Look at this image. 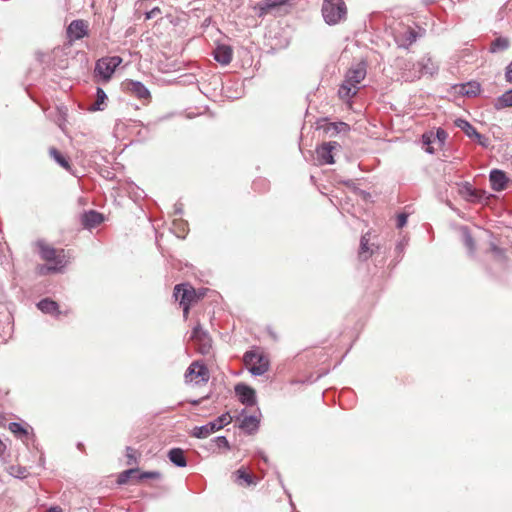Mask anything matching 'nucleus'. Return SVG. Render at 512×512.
Here are the masks:
<instances>
[{"instance_id":"obj_31","label":"nucleus","mask_w":512,"mask_h":512,"mask_svg":"<svg viewBox=\"0 0 512 512\" xmlns=\"http://www.w3.org/2000/svg\"><path fill=\"white\" fill-rule=\"evenodd\" d=\"M461 233H462V240H463L465 247L467 248V250L470 254H473L475 251V242H474V239L469 231V228L466 226H462Z\"/></svg>"},{"instance_id":"obj_4","label":"nucleus","mask_w":512,"mask_h":512,"mask_svg":"<svg viewBox=\"0 0 512 512\" xmlns=\"http://www.w3.org/2000/svg\"><path fill=\"white\" fill-rule=\"evenodd\" d=\"M244 362L249 366V372L254 376H261L269 369V361L263 353L251 350L244 354Z\"/></svg>"},{"instance_id":"obj_10","label":"nucleus","mask_w":512,"mask_h":512,"mask_svg":"<svg viewBox=\"0 0 512 512\" xmlns=\"http://www.w3.org/2000/svg\"><path fill=\"white\" fill-rule=\"evenodd\" d=\"M366 73V63L360 62L347 71L344 80H346V83H349V85L358 87V84L365 79Z\"/></svg>"},{"instance_id":"obj_39","label":"nucleus","mask_w":512,"mask_h":512,"mask_svg":"<svg viewBox=\"0 0 512 512\" xmlns=\"http://www.w3.org/2000/svg\"><path fill=\"white\" fill-rule=\"evenodd\" d=\"M161 477V473L158 471H146L142 472L139 475V479H159Z\"/></svg>"},{"instance_id":"obj_25","label":"nucleus","mask_w":512,"mask_h":512,"mask_svg":"<svg viewBox=\"0 0 512 512\" xmlns=\"http://www.w3.org/2000/svg\"><path fill=\"white\" fill-rule=\"evenodd\" d=\"M496 110L512 107V89L506 91L501 96L497 97L493 104Z\"/></svg>"},{"instance_id":"obj_29","label":"nucleus","mask_w":512,"mask_h":512,"mask_svg":"<svg viewBox=\"0 0 512 512\" xmlns=\"http://www.w3.org/2000/svg\"><path fill=\"white\" fill-rule=\"evenodd\" d=\"M454 124L456 127L460 128L466 134L467 137L472 139L474 135H476L477 130L467 120L457 118L454 121Z\"/></svg>"},{"instance_id":"obj_40","label":"nucleus","mask_w":512,"mask_h":512,"mask_svg":"<svg viewBox=\"0 0 512 512\" xmlns=\"http://www.w3.org/2000/svg\"><path fill=\"white\" fill-rule=\"evenodd\" d=\"M472 139H476L478 144L484 148H487L489 146V139L484 135L480 134L478 131L476 132V135H474Z\"/></svg>"},{"instance_id":"obj_7","label":"nucleus","mask_w":512,"mask_h":512,"mask_svg":"<svg viewBox=\"0 0 512 512\" xmlns=\"http://www.w3.org/2000/svg\"><path fill=\"white\" fill-rule=\"evenodd\" d=\"M190 338L199 345V351L201 354L206 355L210 352L212 347V340L208 332L203 330L200 324H197L192 329Z\"/></svg>"},{"instance_id":"obj_18","label":"nucleus","mask_w":512,"mask_h":512,"mask_svg":"<svg viewBox=\"0 0 512 512\" xmlns=\"http://www.w3.org/2000/svg\"><path fill=\"white\" fill-rule=\"evenodd\" d=\"M126 88L133 95H135L139 99H148L150 98V92L146 88V86L139 81H129L126 83Z\"/></svg>"},{"instance_id":"obj_11","label":"nucleus","mask_w":512,"mask_h":512,"mask_svg":"<svg viewBox=\"0 0 512 512\" xmlns=\"http://www.w3.org/2000/svg\"><path fill=\"white\" fill-rule=\"evenodd\" d=\"M489 181L492 190L501 192L507 188L509 178L503 170L492 169L489 174Z\"/></svg>"},{"instance_id":"obj_15","label":"nucleus","mask_w":512,"mask_h":512,"mask_svg":"<svg viewBox=\"0 0 512 512\" xmlns=\"http://www.w3.org/2000/svg\"><path fill=\"white\" fill-rule=\"evenodd\" d=\"M69 38L80 40L88 35V26L84 20H73L67 27Z\"/></svg>"},{"instance_id":"obj_3","label":"nucleus","mask_w":512,"mask_h":512,"mask_svg":"<svg viewBox=\"0 0 512 512\" xmlns=\"http://www.w3.org/2000/svg\"><path fill=\"white\" fill-rule=\"evenodd\" d=\"M231 420L232 418L230 414L228 412L224 413L211 422H208L202 426L194 427L191 430L190 435L198 439L207 438L209 435L221 430L224 426L228 425Z\"/></svg>"},{"instance_id":"obj_20","label":"nucleus","mask_w":512,"mask_h":512,"mask_svg":"<svg viewBox=\"0 0 512 512\" xmlns=\"http://www.w3.org/2000/svg\"><path fill=\"white\" fill-rule=\"evenodd\" d=\"M259 419L256 416L250 415L245 416L239 425V427L247 434L255 433L259 428Z\"/></svg>"},{"instance_id":"obj_1","label":"nucleus","mask_w":512,"mask_h":512,"mask_svg":"<svg viewBox=\"0 0 512 512\" xmlns=\"http://www.w3.org/2000/svg\"><path fill=\"white\" fill-rule=\"evenodd\" d=\"M37 246L41 258L50 263V265H43L42 269H47L49 272H59L66 266L67 260L63 249L57 250L41 240L37 242Z\"/></svg>"},{"instance_id":"obj_24","label":"nucleus","mask_w":512,"mask_h":512,"mask_svg":"<svg viewBox=\"0 0 512 512\" xmlns=\"http://www.w3.org/2000/svg\"><path fill=\"white\" fill-rule=\"evenodd\" d=\"M509 47L510 40L507 37L499 36L491 42L489 52L495 54L506 51Z\"/></svg>"},{"instance_id":"obj_35","label":"nucleus","mask_w":512,"mask_h":512,"mask_svg":"<svg viewBox=\"0 0 512 512\" xmlns=\"http://www.w3.org/2000/svg\"><path fill=\"white\" fill-rule=\"evenodd\" d=\"M433 142H434V133L433 132L424 133L422 135V143L427 146L426 152L429 154L434 153V149H433V147H431V144Z\"/></svg>"},{"instance_id":"obj_50","label":"nucleus","mask_w":512,"mask_h":512,"mask_svg":"<svg viewBox=\"0 0 512 512\" xmlns=\"http://www.w3.org/2000/svg\"><path fill=\"white\" fill-rule=\"evenodd\" d=\"M436 0H423V3L428 6L430 4H433Z\"/></svg>"},{"instance_id":"obj_16","label":"nucleus","mask_w":512,"mask_h":512,"mask_svg":"<svg viewBox=\"0 0 512 512\" xmlns=\"http://www.w3.org/2000/svg\"><path fill=\"white\" fill-rule=\"evenodd\" d=\"M232 49L228 45H218L213 52L214 59L221 65H228L232 60Z\"/></svg>"},{"instance_id":"obj_19","label":"nucleus","mask_w":512,"mask_h":512,"mask_svg":"<svg viewBox=\"0 0 512 512\" xmlns=\"http://www.w3.org/2000/svg\"><path fill=\"white\" fill-rule=\"evenodd\" d=\"M233 475L235 476V482L240 486H251L256 485V478L248 473L244 467L236 470Z\"/></svg>"},{"instance_id":"obj_43","label":"nucleus","mask_w":512,"mask_h":512,"mask_svg":"<svg viewBox=\"0 0 512 512\" xmlns=\"http://www.w3.org/2000/svg\"><path fill=\"white\" fill-rule=\"evenodd\" d=\"M505 79L507 82L512 83V62L506 67Z\"/></svg>"},{"instance_id":"obj_34","label":"nucleus","mask_w":512,"mask_h":512,"mask_svg":"<svg viewBox=\"0 0 512 512\" xmlns=\"http://www.w3.org/2000/svg\"><path fill=\"white\" fill-rule=\"evenodd\" d=\"M8 429L10 430L11 433H13L18 438H23L28 435L27 429H25L18 422H10L8 425Z\"/></svg>"},{"instance_id":"obj_2","label":"nucleus","mask_w":512,"mask_h":512,"mask_svg":"<svg viewBox=\"0 0 512 512\" xmlns=\"http://www.w3.org/2000/svg\"><path fill=\"white\" fill-rule=\"evenodd\" d=\"M321 13L325 23L333 26L346 19L347 7L344 0H323Z\"/></svg>"},{"instance_id":"obj_14","label":"nucleus","mask_w":512,"mask_h":512,"mask_svg":"<svg viewBox=\"0 0 512 512\" xmlns=\"http://www.w3.org/2000/svg\"><path fill=\"white\" fill-rule=\"evenodd\" d=\"M458 194L466 201L471 203H477L480 202L482 199V193L469 183V182H463L458 184Z\"/></svg>"},{"instance_id":"obj_53","label":"nucleus","mask_w":512,"mask_h":512,"mask_svg":"<svg viewBox=\"0 0 512 512\" xmlns=\"http://www.w3.org/2000/svg\"><path fill=\"white\" fill-rule=\"evenodd\" d=\"M179 225L183 226L182 230L184 231V226L186 225V223L184 221L180 220Z\"/></svg>"},{"instance_id":"obj_30","label":"nucleus","mask_w":512,"mask_h":512,"mask_svg":"<svg viewBox=\"0 0 512 512\" xmlns=\"http://www.w3.org/2000/svg\"><path fill=\"white\" fill-rule=\"evenodd\" d=\"M49 155L64 169L70 170L69 160L55 147L49 149Z\"/></svg>"},{"instance_id":"obj_54","label":"nucleus","mask_w":512,"mask_h":512,"mask_svg":"<svg viewBox=\"0 0 512 512\" xmlns=\"http://www.w3.org/2000/svg\"><path fill=\"white\" fill-rule=\"evenodd\" d=\"M198 403H199V401H198V400H195V401H193V402H192V404H193V405H196V404H198Z\"/></svg>"},{"instance_id":"obj_33","label":"nucleus","mask_w":512,"mask_h":512,"mask_svg":"<svg viewBox=\"0 0 512 512\" xmlns=\"http://www.w3.org/2000/svg\"><path fill=\"white\" fill-rule=\"evenodd\" d=\"M350 129L349 125L344 122H336V123H330L326 131L330 133L331 135L338 134L341 132H348Z\"/></svg>"},{"instance_id":"obj_45","label":"nucleus","mask_w":512,"mask_h":512,"mask_svg":"<svg viewBox=\"0 0 512 512\" xmlns=\"http://www.w3.org/2000/svg\"><path fill=\"white\" fill-rule=\"evenodd\" d=\"M175 215H182L183 214V207L181 203H176L174 205V212Z\"/></svg>"},{"instance_id":"obj_38","label":"nucleus","mask_w":512,"mask_h":512,"mask_svg":"<svg viewBox=\"0 0 512 512\" xmlns=\"http://www.w3.org/2000/svg\"><path fill=\"white\" fill-rule=\"evenodd\" d=\"M403 37H404V40L405 42L410 45L412 44L413 42L416 41L417 39V33L413 30V29H408L404 34H403Z\"/></svg>"},{"instance_id":"obj_8","label":"nucleus","mask_w":512,"mask_h":512,"mask_svg":"<svg viewBox=\"0 0 512 512\" xmlns=\"http://www.w3.org/2000/svg\"><path fill=\"white\" fill-rule=\"evenodd\" d=\"M238 400L245 406L251 407L257 403L255 390L247 384L238 383L234 387Z\"/></svg>"},{"instance_id":"obj_37","label":"nucleus","mask_w":512,"mask_h":512,"mask_svg":"<svg viewBox=\"0 0 512 512\" xmlns=\"http://www.w3.org/2000/svg\"><path fill=\"white\" fill-rule=\"evenodd\" d=\"M138 470L137 469H134V468H131V469H128V470H125L123 471L119 477H118V483L120 484H124L128 481V479L130 478V476L134 473H136Z\"/></svg>"},{"instance_id":"obj_5","label":"nucleus","mask_w":512,"mask_h":512,"mask_svg":"<svg viewBox=\"0 0 512 512\" xmlns=\"http://www.w3.org/2000/svg\"><path fill=\"white\" fill-rule=\"evenodd\" d=\"M341 145L336 141L324 142L316 148L317 161L320 165L333 164L334 151L340 149Z\"/></svg>"},{"instance_id":"obj_52","label":"nucleus","mask_w":512,"mask_h":512,"mask_svg":"<svg viewBox=\"0 0 512 512\" xmlns=\"http://www.w3.org/2000/svg\"><path fill=\"white\" fill-rule=\"evenodd\" d=\"M260 457L263 459L264 462L268 461L266 455L263 452H260Z\"/></svg>"},{"instance_id":"obj_42","label":"nucleus","mask_w":512,"mask_h":512,"mask_svg":"<svg viewBox=\"0 0 512 512\" xmlns=\"http://www.w3.org/2000/svg\"><path fill=\"white\" fill-rule=\"evenodd\" d=\"M126 456L128 458V465H132L133 463L136 462L135 450L132 449L131 447L126 448Z\"/></svg>"},{"instance_id":"obj_23","label":"nucleus","mask_w":512,"mask_h":512,"mask_svg":"<svg viewBox=\"0 0 512 512\" xmlns=\"http://www.w3.org/2000/svg\"><path fill=\"white\" fill-rule=\"evenodd\" d=\"M207 449L215 453L217 450H230V444L225 436H217L210 441L207 446Z\"/></svg>"},{"instance_id":"obj_36","label":"nucleus","mask_w":512,"mask_h":512,"mask_svg":"<svg viewBox=\"0 0 512 512\" xmlns=\"http://www.w3.org/2000/svg\"><path fill=\"white\" fill-rule=\"evenodd\" d=\"M448 137V134L447 132L442 129V128H438L436 133L434 134V141H438L440 146H443L445 144V141Z\"/></svg>"},{"instance_id":"obj_51","label":"nucleus","mask_w":512,"mask_h":512,"mask_svg":"<svg viewBox=\"0 0 512 512\" xmlns=\"http://www.w3.org/2000/svg\"><path fill=\"white\" fill-rule=\"evenodd\" d=\"M39 272L40 274L50 273L49 271H47V269H42V266L39 268Z\"/></svg>"},{"instance_id":"obj_49","label":"nucleus","mask_w":512,"mask_h":512,"mask_svg":"<svg viewBox=\"0 0 512 512\" xmlns=\"http://www.w3.org/2000/svg\"><path fill=\"white\" fill-rule=\"evenodd\" d=\"M5 450H6V445L0 439V456H2L4 454Z\"/></svg>"},{"instance_id":"obj_13","label":"nucleus","mask_w":512,"mask_h":512,"mask_svg":"<svg viewBox=\"0 0 512 512\" xmlns=\"http://www.w3.org/2000/svg\"><path fill=\"white\" fill-rule=\"evenodd\" d=\"M80 221L85 229L91 230L104 221V215L96 210H89L81 214Z\"/></svg>"},{"instance_id":"obj_27","label":"nucleus","mask_w":512,"mask_h":512,"mask_svg":"<svg viewBox=\"0 0 512 512\" xmlns=\"http://www.w3.org/2000/svg\"><path fill=\"white\" fill-rule=\"evenodd\" d=\"M480 90V84L478 82L471 81L461 85L460 93L467 97H474L480 93Z\"/></svg>"},{"instance_id":"obj_44","label":"nucleus","mask_w":512,"mask_h":512,"mask_svg":"<svg viewBox=\"0 0 512 512\" xmlns=\"http://www.w3.org/2000/svg\"><path fill=\"white\" fill-rule=\"evenodd\" d=\"M159 13H161L160 8L154 7L153 9H151L149 12L146 13V19H151Z\"/></svg>"},{"instance_id":"obj_47","label":"nucleus","mask_w":512,"mask_h":512,"mask_svg":"<svg viewBox=\"0 0 512 512\" xmlns=\"http://www.w3.org/2000/svg\"><path fill=\"white\" fill-rule=\"evenodd\" d=\"M45 512H62V509L58 506H53L47 509Z\"/></svg>"},{"instance_id":"obj_26","label":"nucleus","mask_w":512,"mask_h":512,"mask_svg":"<svg viewBox=\"0 0 512 512\" xmlns=\"http://www.w3.org/2000/svg\"><path fill=\"white\" fill-rule=\"evenodd\" d=\"M369 233L363 235L360 240L359 258L362 261L367 260L372 254L373 250L369 247Z\"/></svg>"},{"instance_id":"obj_28","label":"nucleus","mask_w":512,"mask_h":512,"mask_svg":"<svg viewBox=\"0 0 512 512\" xmlns=\"http://www.w3.org/2000/svg\"><path fill=\"white\" fill-rule=\"evenodd\" d=\"M357 90L358 87L354 85H349V83H346V80H344L339 87L338 95L341 99L347 100L354 97L357 93Z\"/></svg>"},{"instance_id":"obj_21","label":"nucleus","mask_w":512,"mask_h":512,"mask_svg":"<svg viewBox=\"0 0 512 512\" xmlns=\"http://www.w3.org/2000/svg\"><path fill=\"white\" fill-rule=\"evenodd\" d=\"M169 460L177 467L183 468L187 465V460L183 449L172 448L168 452Z\"/></svg>"},{"instance_id":"obj_17","label":"nucleus","mask_w":512,"mask_h":512,"mask_svg":"<svg viewBox=\"0 0 512 512\" xmlns=\"http://www.w3.org/2000/svg\"><path fill=\"white\" fill-rule=\"evenodd\" d=\"M37 308L44 314H49L58 317L61 312L59 305L56 301L50 298H44L37 303Z\"/></svg>"},{"instance_id":"obj_9","label":"nucleus","mask_w":512,"mask_h":512,"mask_svg":"<svg viewBox=\"0 0 512 512\" xmlns=\"http://www.w3.org/2000/svg\"><path fill=\"white\" fill-rule=\"evenodd\" d=\"M173 296L179 304H192L196 299L194 288L189 284H177Z\"/></svg>"},{"instance_id":"obj_22","label":"nucleus","mask_w":512,"mask_h":512,"mask_svg":"<svg viewBox=\"0 0 512 512\" xmlns=\"http://www.w3.org/2000/svg\"><path fill=\"white\" fill-rule=\"evenodd\" d=\"M207 373V368L204 365L199 364V362L197 361H194L189 365L188 369L186 370L185 377L188 378L191 375H195L196 378H201L202 380H205Z\"/></svg>"},{"instance_id":"obj_12","label":"nucleus","mask_w":512,"mask_h":512,"mask_svg":"<svg viewBox=\"0 0 512 512\" xmlns=\"http://www.w3.org/2000/svg\"><path fill=\"white\" fill-rule=\"evenodd\" d=\"M289 0H262L257 3L255 10L257 11L258 17H264L270 12L280 9L286 5Z\"/></svg>"},{"instance_id":"obj_48","label":"nucleus","mask_w":512,"mask_h":512,"mask_svg":"<svg viewBox=\"0 0 512 512\" xmlns=\"http://www.w3.org/2000/svg\"><path fill=\"white\" fill-rule=\"evenodd\" d=\"M45 56H46V55H45L44 53H42V52H37V53H36L37 60H38V61H40V62H43V61H44V57H45Z\"/></svg>"},{"instance_id":"obj_32","label":"nucleus","mask_w":512,"mask_h":512,"mask_svg":"<svg viewBox=\"0 0 512 512\" xmlns=\"http://www.w3.org/2000/svg\"><path fill=\"white\" fill-rule=\"evenodd\" d=\"M96 101L89 107V111H101L103 110V107H102V104L104 103V101L107 99V95L105 93V91L100 88V87H97L96 89Z\"/></svg>"},{"instance_id":"obj_41","label":"nucleus","mask_w":512,"mask_h":512,"mask_svg":"<svg viewBox=\"0 0 512 512\" xmlns=\"http://www.w3.org/2000/svg\"><path fill=\"white\" fill-rule=\"evenodd\" d=\"M407 220H408V214L407 213H399L397 215V222H396V226L397 228L401 229L403 228L406 224H407Z\"/></svg>"},{"instance_id":"obj_46","label":"nucleus","mask_w":512,"mask_h":512,"mask_svg":"<svg viewBox=\"0 0 512 512\" xmlns=\"http://www.w3.org/2000/svg\"><path fill=\"white\" fill-rule=\"evenodd\" d=\"M190 305L191 304H180V306L183 308V314L185 318L188 316Z\"/></svg>"},{"instance_id":"obj_6","label":"nucleus","mask_w":512,"mask_h":512,"mask_svg":"<svg viewBox=\"0 0 512 512\" xmlns=\"http://www.w3.org/2000/svg\"><path fill=\"white\" fill-rule=\"evenodd\" d=\"M122 59L119 56H112L108 58H102L97 61L95 71L103 79L108 80L111 78L116 67L120 65Z\"/></svg>"}]
</instances>
